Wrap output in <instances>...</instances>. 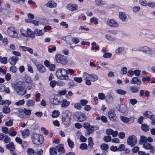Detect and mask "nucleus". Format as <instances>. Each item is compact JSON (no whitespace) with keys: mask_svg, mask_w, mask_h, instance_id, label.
<instances>
[{"mask_svg":"<svg viewBox=\"0 0 155 155\" xmlns=\"http://www.w3.org/2000/svg\"><path fill=\"white\" fill-rule=\"evenodd\" d=\"M56 75L58 78L62 80H68V76L67 71L63 68H59L56 71Z\"/></svg>","mask_w":155,"mask_h":155,"instance_id":"obj_1","label":"nucleus"},{"mask_svg":"<svg viewBox=\"0 0 155 155\" xmlns=\"http://www.w3.org/2000/svg\"><path fill=\"white\" fill-rule=\"evenodd\" d=\"M44 139V138L42 136L37 134H33L31 137V140L33 143L37 145L43 143Z\"/></svg>","mask_w":155,"mask_h":155,"instance_id":"obj_2","label":"nucleus"},{"mask_svg":"<svg viewBox=\"0 0 155 155\" xmlns=\"http://www.w3.org/2000/svg\"><path fill=\"white\" fill-rule=\"evenodd\" d=\"M12 85L16 92L19 95H22L26 94V91L23 86L17 83H12Z\"/></svg>","mask_w":155,"mask_h":155,"instance_id":"obj_3","label":"nucleus"},{"mask_svg":"<svg viewBox=\"0 0 155 155\" xmlns=\"http://www.w3.org/2000/svg\"><path fill=\"white\" fill-rule=\"evenodd\" d=\"M62 99L61 96L56 94L54 98H50L49 100L51 104L55 105H59L61 103Z\"/></svg>","mask_w":155,"mask_h":155,"instance_id":"obj_4","label":"nucleus"},{"mask_svg":"<svg viewBox=\"0 0 155 155\" xmlns=\"http://www.w3.org/2000/svg\"><path fill=\"white\" fill-rule=\"evenodd\" d=\"M55 59L58 63H60L65 64L67 63V59L66 57L63 55L57 54L55 55Z\"/></svg>","mask_w":155,"mask_h":155,"instance_id":"obj_5","label":"nucleus"},{"mask_svg":"<svg viewBox=\"0 0 155 155\" xmlns=\"http://www.w3.org/2000/svg\"><path fill=\"white\" fill-rule=\"evenodd\" d=\"M8 35L12 38H15L17 37L18 34L15 29L13 27H10L7 30Z\"/></svg>","mask_w":155,"mask_h":155,"instance_id":"obj_6","label":"nucleus"},{"mask_svg":"<svg viewBox=\"0 0 155 155\" xmlns=\"http://www.w3.org/2000/svg\"><path fill=\"white\" fill-rule=\"evenodd\" d=\"M68 111H66V114L62 115V121L63 124L66 126H68L71 122V117L69 116L67 113Z\"/></svg>","mask_w":155,"mask_h":155,"instance_id":"obj_7","label":"nucleus"},{"mask_svg":"<svg viewBox=\"0 0 155 155\" xmlns=\"http://www.w3.org/2000/svg\"><path fill=\"white\" fill-rule=\"evenodd\" d=\"M137 142V138L134 135L129 136L127 139V142L128 145H130L131 147L135 146Z\"/></svg>","mask_w":155,"mask_h":155,"instance_id":"obj_8","label":"nucleus"},{"mask_svg":"<svg viewBox=\"0 0 155 155\" xmlns=\"http://www.w3.org/2000/svg\"><path fill=\"white\" fill-rule=\"evenodd\" d=\"M6 148L10 151V153L12 154L13 155L16 154L15 145L13 142H10L7 145Z\"/></svg>","mask_w":155,"mask_h":155,"instance_id":"obj_9","label":"nucleus"},{"mask_svg":"<svg viewBox=\"0 0 155 155\" xmlns=\"http://www.w3.org/2000/svg\"><path fill=\"white\" fill-rule=\"evenodd\" d=\"M140 50L143 53L149 55L152 54L153 51L152 49L150 48L147 46L141 47L140 48Z\"/></svg>","mask_w":155,"mask_h":155,"instance_id":"obj_10","label":"nucleus"},{"mask_svg":"<svg viewBox=\"0 0 155 155\" xmlns=\"http://www.w3.org/2000/svg\"><path fill=\"white\" fill-rule=\"evenodd\" d=\"M107 24L109 26L117 28L119 25L113 19H109L107 21Z\"/></svg>","mask_w":155,"mask_h":155,"instance_id":"obj_11","label":"nucleus"},{"mask_svg":"<svg viewBox=\"0 0 155 155\" xmlns=\"http://www.w3.org/2000/svg\"><path fill=\"white\" fill-rule=\"evenodd\" d=\"M75 116L80 122L83 121L86 119V117L85 114L80 112H77L75 114Z\"/></svg>","mask_w":155,"mask_h":155,"instance_id":"obj_12","label":"nucleus"},{"mask_svg":"<svg viewBox=\"0 0 155 155\" xmlns=\"http://www.w3.org/2000/svg\"><path fill=\"white\" fill-rule=\"evenodd\" d=\"M25 81L28 84V89H30L31 88V86L32 84V81L31 78L29 75H26L25 77Z\"/></svg>","mask_w":155,"mask_h":155,"instance_id":"obj_13","label":"nucleus"},{"mask_svg":"<svg viewBox=\"0 0 155 155\" xmlns=\"http://www.w3.org/2000/svg\"><path fill=\"white\" fill-rule=\"evenodd\" d=\"M118 16L119 18L123 22H126L128 21L127 15L124 12H119Z\"/></svg>","mask_w":155,"mask_h":155,"instance_id":"obj_14","label":"nucleus"},{"mask_svg":"<svg viewBox=\"0 0 155 155\" xmlns=\"http://www.w3.org/2000/svg\"><path fill=\"white\" fill-rule=\"evenodd\" d=\"M19 58L18 57L15 56H13L9 58L8 61L11 65H13L16 64Z\"/></svg>","mask_w":155,"mask_h":155,"instance_id":"obj_15","label":"nucleus"},{"mask_svg":"<svg viewBox=\"0 0 155 155\" xmlns=\"http://www.w3.org/2000/svg\"><path fill=\"white\" fill-rule=\"evenodd\" d=\"M67 8L71 11H74L78 9V5L75 4H69L66 6Z\"/></svg>","mask_w":155,"mask_h":155,"instance_id":"obj_16","label":"nucleus"},{"mask_svg":"<svg viewBox=\"0 0 155 155\" xmlns=\"http://www.w3.org/2000/svg\"><path fill=\"white\" fill-rule=\"evenodd\" d=\"M148 31V30L145 29L141 31V33L144 35H146V37L150 38L151 39H153L155 38V35L152 34H147V32Z\"/></svg>","mask_w":155,"mask_h":155,"instance_id":"obj_17","label":"nucleus"},{"mask_svg":"<svg viewBox=\"0 0 155 155\" xmlns=\"http://www.w3.org/2000/svg\"><path fill=\"white\" fill-rule=\"evenodd\" d=\"M108 117L111 120H114L116 119L115 114L114 110L112 109L109 111Z\"/></svg>","mask_w":155,"mask_h":155,"instance_id":"obj_18","label":"nucleus"},{"mask_svg":"<svg viewBox=\"0 0 155 155\" xmlns=\"http://www.w3.org/2000/svg\"><path fill=\"white\" fill-rule=\"evenodd\" d=\"M83 127L85 129H87V134L89 135L91 133L93 132V130L90 128V126L88 123H84Z\"/></svg>","mask_w":155,"mask_h":155,"instance_id":"obj_19","label":"nucleus"},{"mask_svg":"<svg viewBox=\"0 0 155 155\" xmlns=\"http://www.w3.org/2000/svg\"><path fill=\"white\" fill-rule=\"evenodd\" d=\"M118 110L119 112L123 113H124L128 111L127 106L124 104L120 105Z\"/></svg>","mask_w":155,"mask_h":155,"instance_id":"obj_20","label":"nucleus"},{"mask_svg":"<svg viewBox=\"0 0 155 155\" xmlns=\"http://www.w3.org/2000/svg\"><path fill=\"white\" fill-rule=\"evenodd\" d=\"M130 83L132 84H136L137 85H140L141 84V80L139 79L137 77L132 78Z\"/></svg>","mask_w":155,"mask_h":155,"instance_id":"obj_21","label":"nucleus"},{"mask_svg":"<svg viewBox=\"0 0 155 155\" xmlns=\"http://www.w3.org/2000/svg\"><path fill=\"white\" fill-rule=\"evenodd\" d=\"M37 68L38 71L40 73H43L46 71V68L45 67L41 64L37 65Z\"/></svg>","mask_w":155,"mask_h":155,"instance_id":"obj_22","label":"nucleus"},{"mask_svg":"<svg viewBox=\"0 0 155 155\" xmlns=\"http://www.w3.org/2000/svg\"><path fill=\"white\" fill-rule=\"evenodd\" d=\"M21 132L22 133V135L24 138L28 137L30 134V131L27 129H25L24 130H21Z\"/></svg>","mask_w":155,"mask_h":155,"instance_id":"obj_23","label":"nucleus"},{"mask_svg":"<svg viewBox=\"0 0 155 155\" xmlns=\"http://www.w3.org/2000/svg\"><path fill=\"white\" fill-rule=\"evenodd\" d=\"M27 34L26 37H30L31 38H34L35 37V32H33L30 28L27 29Z\"/></svg>","mask_w":155,"mask_h":155,"instance_id":"obj_24","label":"nucleus"},{"mask_svg":"<svg viewBox=\"0 0 155 155\" xmlns=\"http://www.w3.org/2000/svg\"><path fill=\"white\" fill-rule=\"evenodd\" d=\"M57 4L53 1H49L46 4V6L49 8H55L57 6Z\"/></svg>","mask_w":155,"mask_h":155,"instance_id":"obj_25","label":"nucleus"},{"mask_svg":"<svg viewBox=\"0 0 155 155\" xmlns=\"http://www.w3.org/2000/svg\"><path fill=\"white\" fill-rule=\"evenodd\" d=\"M125 51V48L123 47H119L115 50V52L117 54H120Z\"/></svg>","mask_w":155,"mask_h":155,"instance_id":"obj_26","label":"nucleus"},{"mask_svg":"<svg viewBox=\"0 0 155 155\" xmlns=\"http://www.w3.org/2000/svg\"><path fill=\"white\" fill-rule=\"evenodd\" d=\"M55 148L57 151H58L60 153H64L65 151L62 144H58L56 146Z\"/></svg>","mask_w":155,"mask_h":155,"instance_id":"obj_27","label":"nucleus"},{"mask_svg":"<svg viewBox=\"0 0 155 155\" xmlns=\"http://www.w3.org/2000/svg\"><path fill=\"white\" fill-rule=\"evenodd\" d=\"M143 147L145 149L154 150V147L150 143L147 142L143 144Z\"/></svg>","mask_w":155,"mask_h":155,"instance_id":"obj_28","label":"nucleus"},{"mask_svg":"<svg viewBox=\"0 0 155 155\" xmlns=\"http://www.w3.org/2000/svg\"><path fill=\"white\" fill-rule=\"evenodd\" d=\"M61 103V106L63 107H67L70 104V102L68 101L66 99H64L63 98L62 99Z\"/></svg>","mask_w":155,"mask_h":155,"instance_id":"obj_29","label":"nucleus"},{"mask_svg":"<svg viewBox=\"0 0 155 155\" xmlns=\"http://www.w3.org/2000/svg\"><path fill=\"white\" fill-rule=\"evenodd\" d=\"M35 34H36L38 36H42L45 32V30L43 29L39 30L38 29H35Z\"/></svg>","mask_w":155,"mask_h":155,"instance_id":"obj_30","label":"nucleus"},{"mask_svg":"<svg viewBox=\"0 0 155 155\" xmlns=\"http://www.w3.org/2000/svg\"><path fill=\"white\" fill-rule=\"evenodd\" d=\"M98 79V76L96 74H90V80L94 82Z\"/></svg>","mask_w":155,"mask_h":155,"instance_id":"obj_31","label":"nucleus"},{"mask_svg":"<svg viewBox=\"0 0 155 155\" xmlns=\"http://www.w3.org/2000/svg\"><path fill=\"white\" fill-rule=\"evenodd\" d=\"M26 104L28 107L33 106L35 104V102L34 100H29L26 102Z\"/></svg>","mask_w":155,"mask_h":155,"instance_id":"obj_32","label":"nucleus"},{"mask_svg":"<svg viewBox=\"0 0 155 155\" xmlns=\"http://www.w3.org/2000/svg\"><path fill=\"white\" fill-rule=\"evenodd\" d=\"M67 143L69 147L71 148H72L74 147V142L72 141L70 138H68L67 140Z\"/></svg>","mask_w":155,"mask_h":155,"instance_id":"obj_33","label":"nucleus"},{"mask_svg":"<svg viewBox=\"0 0 155 155\" xmlns=\"http://www.w3.org/2000/svg\"><path fill=\"white\" fill-rule=\"evenodd\" d=\"M2 111L3 113L5 114H8L10 113V109L8 106H4L2 109Z\"/></svg>","mask_w":155,"mask_h":155,"instance_id":"obj_34","label":"nucleus"},{"mask_svg":"<svg viewBox=\"0 0 155 155\" xmlns=\"http://www.w3.org/2000/svg\"><path fill=\"white\" fill-rule=\"evenodd\" d=\"M141 129L144 131H147L149 130V127L148 125L145 124H142L141 126Z\"/></svg>","mask_w":155,"mask_h":155,"instance_id":"obj_35","label":"nucleus"},{"mask_svg":"<svg viewBox=\"0 0 155 155\" xmlns=\"http://www.w3.org/2000/svg\"><path fill=\"white\" fill-rule=\"evenodd\" d=\"M25 103V101L24 99L18 101L15 103V105L17 106H19L24 105Z\"/></svg>","mask_w":155,"mask_h":155,"instance_id":"obj_36","label":"nucleus"},{"mask_svg":"<svg viewBox=\"0 0 155 155\" xmlns=\"http://www.w3.org/2000/svg\"><path fill=\"white\" fill-rule=\"evenodd\" d=\"M90 74L87 72H84L83 74L82 78L84 80H85L90 79Z\"/></svg>","mask_w":155,"mask_h":155,"instance_id":"obj_37","label":"nucleus"},{"mask_svg":"<svg viewBox=\"0 0 155 155\" xmlns=\"http://www.w3.org/2000/svg\"><path fill=\"white\" fill-rule=\"evenodd\" d=\"M57 151L55 148H52L50 150V153L51 155H56L57 154Z\"/></svg>","mask_w":155,"mask_h":155,"instance_id":"obj_38","label":"nucleus"},{"mask_svg":"<svg viewBox=\"0 0 155 155\" xmlns=\"http://www.w3.org/2000/svg\"><path fill=\"white\" fill-rule=\"evenodd\" d=\"M23 112L26 115L29 116L31 114V110L25 108L23 110Z\"/></svg>","mask_w":155,"mask_h":155,"instance_id":"obj_39","label":"nucleus"},{"mask_svg":"<svg viewBox=\"0 0 155 155\" xmlns=\"http://www.w3.org/2000/svg\"><path fill=\"white\" fill-rule=\"evenodd\" d=\"M130 91L133 93H137L139 91V89L136 87L131 86L130 87Z\"/></svg>","mask_w":155,"mask_h":155,"instance_id":"obj_40","label":"nucleus"},{"mask_svg":"<svg viewBox=\"0 0 155 155\" xmlns=\"http://www.w3.org/2000/svg\"><path fill=\"white\" fill-rule=\"evenodd\" d=\"M88 147L90 148L92 147L94 145V143L92 138L91 137H89L88 139Z\"/></svg>","mask_w":155,"mask_h":155,"instance_id":"obj_41","label":"nucleus"},{"mask_svg":"<svg viewBox=\"0 0 155 155\" xmlns=\"http://www.w3.org/2000/svg\"><path fill=\"white\" fill-rule=\"evenodd\" d=\"M59 114L60 112L58 110H54L52 113V116L54 118L57 117L59 116Z\"/></svg>","mask_w":155,"mask_h":155,"instance_id":"obj_42","label":"nucleus"},{"mask_svg":"<svg viewBox=\"0 0 155 155\" xmlns=\"http://www.w3.org/2000/svg\"><path fill=\"white\" fill-rule=\"evenodd\" d=\"M11 101L8 100H6L5 101L2 100V101H0V104L1 105L6 104L9 105L11 104Z\"/></svg>","mask_w":155,"mask_h":155,"instance_id":"obj_43","label":"nucleus"},{"mask_svg":"<svg viewBox=\"0 0 155 155\" xmlns=\"http://www.w3.org/2000/svg\"><path fill=\"white\" fill-rule=\"evenodd\" d=\"M152 114L150 111H147L143 114V116L146 118H149Z\"/></svg>","mask_w":155,"mask_h":155,"instance_id":"obj_44","label":"nucleus"},{"mask_svg":"<svg viewBox=\"0 0 155 155\" xmlns=\"http://www.w3.org/2000/svg\"><path fill=\"white\" fill-rule=\"evenodd\" d=\"M139 2L142 6H147V2L146 0H139Z\"/></svg>","mask_w":155,"mask_h":155,"instance_id":"obj_45","label":"nucleus"},{"mask_svg":"<svg viewBox=\"0 0 155 155\" xmlns=\"http://www.w3.org/2000/svg\"><path fill=\"white\" fill-rule=\"evenodd\" d=\"M98 96L99 99L101 100H104L105 98V94L102 93H99Z\"/></svg>","mask_w":155,"mask_h":155,"instance_id":"obj_46","label":"nucleus"},{"mask_svg":"<svg viewBox=\"0 0 155 155\" xmlns=\"http://www.w3.org/2000/svg\"><path fill=\"white\" fill-rule=\"evenodd\" d=\"M101 149L102 150H107L109 148L108 146L106 144L103 143L100 146Z\"/></svg>","mask_w":155,"mask_h":155,"instance_id":"obj_47","label":"nucleus"},{"mask_svg":"<svg viewBox=\"0 0 155 155\" xmlns=\"http://www.w3.org/2000/svg\"><path fill=\"white\" fill-rule=\"evenodd\" d=\"M116 92L118 94L121 95H124L126 93V92L125 91L121 89H117L116 91Z\"/></svg>","mask_w":155,"mask_h":155,"instance_id":"obj_48","label":"nucleus"},{"mask_svg":"<svg viewBox=\"0 0 155 155\" xmlns=\"http://www.w3.org/2000/svg\"><path fill=\"white\" fill-rule=\"evenodd\" d=\"M5 125L7 126H11L13 124V120H10L8 121H7L5 123Z\"/></svg>","mask_w":155,"mask_h":155,"instance_id":"obj_49","label":"nucleus"},{"mask_svg":"<svg viewBox=\"0 0 155 155\" xmlns=\"http://www.w3.org/2000/svg\"><path fill=\"white\" fill-rule=\"evenodd\" d=\"M104 140L106 142H109L111 140V137L110 136H105L104 137Z\"/></svg>","mask_w":155,"mask_h":155,"instance_id":"obj_50","label":"nucleus"},{"mask_svg":"<svg viewBox=\"0 0 155 155\" xmlns=\"http://www.w3.org/2000/svg\"><path fill=\"white\" fill-rule=\"evenodd\" d=\"M49 70L51 71H54L55 69V65L54 64H50L49 66L48 67Z\"/></svg>","mask_w":155,"mask_h":155,"instance_id":"obj_51","label":"nucleus"},{"mask_svg":"<svg viewBox=\"0 0 155 155\" xmlns=\"http://www.w3.org/2000/svg\"><path fill=\"white\" fill-rule=\"evenodd\" d=\"M74 107L75 108L78 110H81L82 108V107L79 103H75Z\"/></svg>","mask_w":155,"mask_h":155,"instance_id":"obj_52","label":"nucleus"},{"mask_svg":"<svg viewBox=\"0 0 155 155\" xmlns=\"http://www.w3.org/2000/svg\"><path fill=\"white\" fill-rule=\"evenodd\" d=\"M20 31L22 35L26 37V35H27V29L26 31L23 29L21 28L20 29Z\"/></svg>","mask_w":155,"mask_h":155,"instance_id":"obj_53","label":"nucleus"},{"mask_svg":"<svg viewBox=\"0 0 155 155\" xmlns=\"http://www.w3.org/2000/svg\"><path fill=\"white\" fill-rule=\"evenodd\" d=\"M147 6L153 8L155 7V2H150L147 3Z\"/></svg>","mask_w":155,"mask_h":155,"instance_id":"obj_54","label":"nucleus"},{"mask_svg":"<svg viewBox=\"0 0 155 155\" xmlns=\"http://www.w3.org/2000/svg\"><path fill=\"white\" fill-rule=\"evenodd\" d=\"M88 103V101L86 100L82 99L80 101V104L82 106L86 105Z\"/></svg>","mask_w":155,"mask_h":155,"instance_id":"obj_55","label":"nucleus"},{"mask_svg":"<svg viewBox=\"0 0 155 155\" xmlns=\"http://www.w3.org/2000/svg\"><path fill=\"white\" fill-rule=\"evenodd\" d=\"M112 56V54L109 52L105 53L103 55V57L105 58H110Z\"/></svg>","mask_w":155,"mask_h":155,"instance_id":"obj_56","label":"nucleus"},{"mask_svg":"<svg viewBox=\"0 0 155 155\" xmlns=\"http://www.w3.org/2000/svg\"><path fill=\"white\" fill-rule=\"evenodd\" d=\"M118 151H122L125 150V145L124 144H121L118 148Z\"/></svg>","mask_w":155,"mask_h":155,"instance_id":"obj_57","label":"nucleus"},{"mask_svg":"<svg viewBox=\"0 0 155 155\" xmlns=\"http://www.w3.org/2000/svg\"><path fill=\"white\" fill-rule=\"evenodd\" d=\"M106 38L108 40L111 41H113L115 40V38L112 37L109 35H107L105 36Z\"/></svg>","mask_w":155,"mask_h":155,"instance_id":"obj_58","label":"nucleus"},{"mask_svg":"<svg viewBox=\"0 0 155 155\" xmlns=\"http://www.w3.org/2000/svg\"><path fill=\"white\" fill-rule=\"evenodd\" d=\"M56 85H57V82L54 80L51 81L50 83V86L52 88H54Z\"/></svg>","mask_w":155,"mask_h":155,"instance_id":"obj_59","label":"nucleus"},{"mask_svg":"<svg viewBox=\"0 0 155 155\" xmlns=\"http://www.w3.org/2000/svg\"><path fill=\"white\" fill-rule=\"evenodd\" d=\"M120 119L123 122L127 123V117H126L122 116H120Z\"/></svg>","mask_w":155,"mask_h":155,"instance_id":"obj_60","label":"nucleus"},{"mask_svg":"<svg viewBox=\"0 0 155 155\" xmlns=\"http://www.w3.org/2000/svg\"><path fill=\"white\" fill-rule=\"evenodd\" d=\"M87 145L86 144L82 143L80 145V147L82 150H85L87 149Z\"/></svg>","mask_w":155,"mask_h":155,"instance_id":"obj_61","label":"nucleus"},{"mask_svg":"<svg viewBox=\"0 0 155 155\" xmlns=\"http://www.w3.org/2000/svg\"><path fill=\"white\" fill-rule=\"evenodd\" d=\"M67 92V91L65 90L58 91V95H64Z\"/></svg>","mask_w":155,"mask_h":155,"instance_id":"obj_62","label":"nucleus"},{"mask_svg":"<svg viewBox=\"0 0 155 155\" xmlns=\"http://www.w3.org/2000/svg\"><path fill=\"white\" fill-rule=\"evenodd\" d=\"M127 68L124 67L121 68L120 71V72L122 74H124L127 73Z\"/></svg>","mask_w":155,"mask_h":155,"instance_id":"obj_63","label":"nucleus"},{"mask_svg":"<svg viewBox=\"0 0 155 155\" xmlns=\"http://www.w3.org/2000/svg\"><path fill=\"white\" fill-rule=\"evenodd\" d=\"M0 61L1 63L6 64L7 62V58L6 57H4L0 59Z\"/></svg>","mask_w":155,"mask_h":155,"instance_id":"obj_64","label":"nucleus"}]
</instances>
